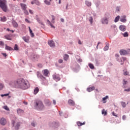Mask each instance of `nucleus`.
Returning <instances> with one entry per match:
<instances>
[{
    "instance_id": "f257e3e1",
    "label": "nucleus",
    "mask_w": 130,
    "mask_h": 130,
    "mask_svg": "<svg viewBox=\"0 0 130 130\" xmlns=\"http://www.w3.org/2000/svg\"><path fill=\"white\" fill-rule=\"evenodd\" d=\"M16 85L23 90H26L30 87V84L27 80H25L24 79H18L16 81Z\"/></svg>"
},
{
    "instance_id": "f03ea898",
    "label": "nucleus",
    "mask_w": 130,
    "mask_h": 130,
    "mask_svg": "<svg viewBox=\"0 0 130 130\" xmlns=\"http://www.w3.org/2000/svg\"><path fill=\"white\" fill-rule=\"evenodd\" d=\"M35 107L39 110L44 109V105H43V103L41 101H36L35 102Z\"/></svg>"
},
{
    "instance_id": "7ed1b4c3",
    "label": "nucleus",
    "mask_w": 130,
    "mask_h": 130,
    "mask_svg": "<svg viewBox=\"0 0 130 130\" xmlns=\"http://www.w3.org/2000/svg\"><path fill=\"white\" fill-rule=\"evenodd\" d=\"M0 7L4 12H7V1L0 0Z\"/></svg>"
},
{
    "instance_id": "20e7f679",
    "label": "nucleus",
    "mask_w": 130,
    "mask_h": 130,
    "mask_svg": "<svg viewBox=\"0 0 130 130\" xmlns=\"http://www.w3.org/2000/svg\"><path fill=\"white\" fill-rule=\"evenodd\" d=\"M12 126H15V129L18 130L19 129V127H20V122H18L16 123L15 125V121H12Z\"/></svg>"
},
{
    "instance_id": "39448f33",
    "label": "nucleus",
    "mask_w": 130,
    "mask_h": 130,
    "mask_svg": "<svg viewBox=\"0 0 130 130\" xmlns=\"http://www.w3.org/2000/svg\"><path fill=\"white\" fill-rule=\"evenodd\" d=\"M43 75L45 77H49L48 75H49V71L47 69H45L42 71Z\"/></svg>"
},
{
    "instance_id": "423d86ee",
    "label": "nucleus",
    "mask_w": 130,
    "mask_h": 130,
    "mask_svg": "<svg viewBox=\"0 0 130 130\" xmlns=\"http://www.w3.org/2000/svg\"><path fill=\"white\" fill-rule=\"evenodd\" d=\"M53 79L55 80V81H60V77H59V75L58 74H54L53 75Z\"/></svg>"
},
{
    "instance_id": "0eeeda50",
    "label": "nucleus",
    "mask_w": 130,
    "mask_h": 130,
    "mask_svg": "<svg viewBox=\"0 0 130 130\" xmlns=\"http://www.w3.org/2000/svg\"><path fill=\"white\" fill-rule=\"evenodd\" d=\"M68 104H69L70 106H75L76 105L75 102H74V101H73L72 100H68Z\"/></svg>"
},
{
    "instance_id": "6e6552de",
    "label": "nucleus",
    "mask_w": 130,
    "mask_h": 130,
    "mask_svg": "<svg viewBox=\"0 0 130 130\" xmlns=\"http://www.w3.org/2000/svg\"><path fill=\"white\" fill-rule=\"evenodd\" d=\"M0 123H1V124H2V125H5V124H6V123H7V121L6 120V119L2 118L0 120Z\"/></svg>"
},
{
    "instance_id": "1a4fd4ad",
    "label": "nucleus",
    "mask_w": 130,
    "mask_h": 130,
    "mask_svg": "<svg viewBox=\"0 0 130 130\" xmlns=\"http://www.w3.org/2000/svg\"><path fill=\"white\" fill-rule=\"evenodd\" d=\"M37 75L38 78H40V79H45V77H44V76H43V75H42L41 74H40V72H39V71H38L37 72Z\"/></svg>"
},
{
    "instance_id": "9d476101",
    "label": "nucleus",
    "mask_w": 130,
    "mask_h": 130,
    "mask_svg": "<svg viewBox=\"0 0 130 130\" xmlns=\"http://www.w3.org/2000/svg\"><path fill=\"white\" fill-rule=\"evenodd\" d=\"M48 44L50 47H54V46H55V44H54V42H53V41H49L48 42Z\"/></svg>"
},
{
    "instance_id": "9b49d317",
    "label": "nucleus",
    "mask_w": 130,
    "mask_h": 130,
    "mask_svg": "<svg viewBox=\"0 0 130 130\" xmlns=\"http://www.w3.org/2000/svg\"><path fill=\"white\" fill-rule=\"evenodd\" d=\"M127 54V52L125 50H120V54L121 55H125V54Z\"/></svg>"
},
{
    "instance_id": "f8f14e48",
    "label": "nucleus",
    "mask_w": 130,
    "mask_h": 130,
    "mask_svg": "<svg viewBox=\"0 0 130 130\" xmlns=\"http://www.w3.org/2000/svg\"><path fill=\"white\" fill-rule=\"evenodd\" d=\"M4 38L7 40H12V35H7L4 36Z\"/></svg>"
},
{
    "instance_id": "ddd939ff",
    "label": "nucleus",
    "mask_w": 130,
    "mask_h": 130,
    "mask_svg": "<svg viewBox=\"0 0 130 130\" xmlns=\"http://www.w3.org/2000/svg\"><path fill=\"white\" fill-rule=\"evenodd\" d=\"M12 25L14 28H18V27H19V24H18V23L15 20L12 21Z\"/></svg>"
},
{
    "instance_id": "4468645a",
    "label": "nucleus",
    "mask_w": 130,
    "mask_h": 130,
    "mask_svg": "<svg viewBox=\"0 0 130 130\" xmlns=\"http://www.w3.org/2000/svg\"><path fill=\"white\" fill-rule=\"evenodd\" d=\"M20 6L21 7V9L23 10V11H25L26 9H27V6L25 4L21 3L20 4Z\"/></svg>"
},
{
    "instance_id": "2eb2a0df",
    "label": "nucleus",
    "mask_w": 130,
    "mask_h": 130,
    "mask_svg": "<svg viewBox=\"0 0 130 130\" xmlns=\"http://www.w3.org/2000/svg\"><path fill=\"white\" fill-rule=\"evenodd\" d=\"M119 29L121 31H123V32H124L126 30V27L125 25H121L119 26Z\"/></svg>"
},
{
    "instance_id": "dca6fc26",
    "label": "nucleus",
    "mask_w": 130,
    "mask_h": 130,
    "mask_svg": "<svg viewBox=\"0 0 130 130\" xmlns=\"http://www.w3.org/2000/svg\"><path fill=\"white\" fill-rule=\"evenodd\" d=\"M102 24H108V20L107 19V18H105L102 19Z\"/></svg>"
},
{
    "instance_id": "f3484780",
    "label": "nucleus",
    "mask_w": 130,
    "mask_h": 130,
    "mask_svg": "<svg viewBox=\"0 0 130 130\" xmlns=\"http://www.w3.org/2000/svg\"><path fill=\"white\" fill-rule=\"evenodd\" d=\"M120 21L122 23H125V22H126V17L125 16L122 17V18L120 19Z\"/></svg>"
},
{
    "instance_id": "a211bd4d",
    "label": "nucleus",
    "mask_w": 130,
    "mask_h": 130,
    "mask_svg": "<svg viewBox=\"0 0 130 130\" xmlns=\"http://www.w3.org/2000/svg\"><path fill=\"white\" fill-rule=\"evenodd\" d=\"M95 90V87L92 86V87L87 88V91L88 92H92V91Z\"/></svg>"
},
{
    "instance_id": "6ab92c4d",
    "label": "nucleus",
    "mask_w": 130,
    "mask_h": 130,
    "mask_svg": "<svg viewBox=\"0 0 130 130\" xmlns=\"http://www.w3.org/2000/svg\"><path fill=\"white\" fill-rule=\"evenodd\" d=\"M85 123H86L85 122H83V123L78 121L77 122V124L78 126H82V125H84V124H85Z\"/></svg>"
},
{
    "instance_id": "aec40b11",
    "label": "nucleus",
    "mask_w": 130,
    "mask_h": 130,
    "mask_svg": "<svg viewBox=\"0 0 130 130\" xmlns=\"http://www.w3.org/2000/svg\"><path fill=\"white\" fill-rule=\"evenodd\" d=\"M0 18V21H1V22H6V21H7V17L5 16L1 17Z\"/></svg>"
},
{
    "instance_id": "412c9836",
    "label": "nucleus",
    "mask_w": 130,
    "mask_h": 130,
    "mask_svg": "<svg viewBox=\"0 0 130 130\" xmlns=\"http://www.w3.org/2000/svg\"><path fill=\"white\" fill-rule=\"evenodd\" d=\"M5 49H6V50H10V51H12L14 50L12 47L7 45H6Z\"/></svg>"
},
{
    "instance_id": "4be33fe9",
    "label": "nucleus",
    "mask_w": 130,
    "mask_h": 130,
    "mask_svg": "<svg viewBox=\"0 0 130 130\" xmlns=\"http://www.w3.org/2000/svg\"><path fill=\"white\" fill-rule=\"evenodd\" d=\"M47 22L48 25H50V26H51V28H55V27L52 25V24L51 22L49 21V20L47 19Z\"/></svg>"
},
{
    "instance_id": "5701e85b",
    "label": "nucleus",
    "mask_w": 130,
    "mask_h": 130,
    "mask_svg": "<svg viewBox=\"0 0 130 130\" xmlns=\"http://www.w3.org/2000/svg\"><path fill=\"white\" fill-rule=\"evenodd\" d=\"M69 55L65 54L63 56L64 60H66L67 61V60H68V59H69Z\"/></svg>"
},
{
    "instance_id": "b1692460",
    "label": "nucleus",
    "mask_w": 130,
    "mask_h": 130,
    "mask_svg": "<svg viewBox=\"0 0 130 130\" xmlns=\"http://www.w3.org/2000/svg\"><path fill=\"white\" fill-rule=\"evenodd\" d=\"M28 29L29 30V32H30L31 37H33L34 36V34L33 33V31H32V29H31V28L30 27V26L28 27Z\"/></svg>"
},
{
    "instance_id": "393cba45",
    "label": "nucleus",
    "mask_w": 130,
    "mask_h": 130,
    "mask_svg": "<svg viewBox=\"0 0 130 130\" xmlns=\"http://www.w3.org/2000/svg\"><path fill=\"white\" fill-rule=\"evenodd\" d=\"M17 113L18 114H21V113H24V111H23L22 109H18L17 110Z\"/></svg>"
},
{
    "instance_id": "a878e982",
    "label": "nucleus",
    "mask_w": 130,
    "mask_h": 130,
    "mask_svg": "<svg viewBox=\"0 0 130 130\" xmlns=\"http://www.w3.org/2000/svg\"><path fill=\"white\" fill-rule=\"evenodd\" d=\"M109 49V44H107L106 46L104 48V51H106Z\"/></svg>"
},
{
    "instance_id": "bb28decb",
    "label": "nucleus",
    "mask_w": 130,
    "mask_h": 130,
    "mask_svg": "<svg viewBox=\"0 0 130 130\" xmlns=\"http://www.w3.org/2000/svg\"><path fill=\"white\" fill-rule=\"evenodd\" d=\"M39 92V88H38V87H36L34 91V93L35 95H36V94H37V93H38Z\"/></svg>"
},
{
    "instance_id": "cd10ccee",
    "label": "nucleus",
    "mask_w": 130,
    "mask_h": 130,
    "mask_svg": "<svg viewBox=\"0 0 130 130\" xmlns=\"http://www.w3.org/2000/svg\"><path fill=\"white\" fill-rule=\"evenodd\" d=\"M102 114H104V115H107V111H105V109H103L102 110Z\"/></svg>"
},
{
    "instance_id": "c85d7f7f",
    "label": "nucleus",
    "mask_w": 130,
    "mask_h": 130,
    "mask_svg": "<svg viewBox=\"0 0 130 130\" xmlns=\"http://www.w3.org/2000/svg\"><path fill=\"white\" fill-rule=\"evenodd\" d=\"M22 39L25 41V42H29V39L26 38V37H23Z\"/></svg>"
},
{
    "instance_id": "c756f323",
    "label": "nucleus",
    "mask_w": 130,
    "mask_h": 130,
    "mask_svg": "<svg viewBox=\"0 0 130 130\" xmlns=\"http://www.w3.org/2000/svg\"><path fill=\"white\" fill-rule=\"evenodd\" d=\"M85 4L86 5V6L87 7H91L92 4L91 3V2H89L88 1H86L85 2Z\"/></svg>"
},
{
    "instance_id": "7c9ffc66",
    "label": "nucleus",
    "mask_w": 130,
    "mask_h": 130,
    "mask_svg": "<svg viewBox=\"0 0 130 130\" xmlns=\"http://www.w3.org/2000/svg\"><path fill=\"white\" fill-rule=\"evenodd\" d=\"M119 18H120V16H117L115 18V20H114L115 23H117V22L118 21H119Z\"/></svg>"
},
{
    "instance_id": "2f4dec72",
    "label": "nucleus",
    "mask_w": 130,
    "mask_h": 130,
    "mask_svg": "<svg viewBox=\"0 0 130 130\" xmlns=\"http://www.w3.org/2000/svg\"><path fill=\"white\" fill-rule=\"evenodd\" d=\"M34 3L37 6H40V3L37 0H34Z\"/></svg>"
},
{
    "instance_id": "473e14b6",
    "label": "nucleus",
    "mask_w": 130,
    "mask_h": 130,
    "mask_svg": "<svg viewBox=\"0 0 130 130\" xmlns=\"http://www.w3.org/2000/svg\"><path fill=\"white\" fill-rule=\"evenodd\" d=\"M89 67L90 69H91V70H94V65H93V64L90 63L89 64Z\"/></svg>"
},
{
    "instance_id": "72a5a7b5",
    "label": "nucleus",
    "mask_w": 130,
    "mask_h": 130,
    "mask_svg": "<svg viewBox=\"0 0 130 130\" xmlns=\"http://www.w3.org/2000/svg\"><path fill=\"white\" fill-rule=\"evenodd\" d=\"M121 105H122V107H125L126 106V104H125V102H121Z\"/></svg>"
},
{
    "instance_id": "f704fd0d",
    "label": "nucleus",
    "mask_w": 130,
    "mask_h": 130,
    "mask_svg": "<svg viewBox=\"0 0 130 130\" xmlns=\"http://www.w3.org/2000/svg\"><path fill=\"white\" fill-rule=\"evenodd\" d=\"M3 108L4 109H5V110H7V111H10V109L9 108V107H8V106H5Z\"/></svg>"
},
{
    "instance_id": "c9c22d12",
    "label": "nucleus",
    "mask_w": 130,
    "mask_h": 130,
    "mask_svg": "<svg viewBox=\"0 0 130 130\" xmlns=\"http://www.w3.org/2000/svg\"><path fill=\"white\" fill-rule=\"evenodd\" d=\"M89 22H90V24H92L93 23V17H90L89 19Z\"/></svg>"
},
{
    "instance_id": "e433bc0d",
    "label": "nucleus",
    "mask_w": 130,
    "mask_h": 130,
    "mask_svg": "<svg viewBox=\"0 0 130 130\" xmlns=\"http://www.w3.org/2000/svg\"><path fill=\"white\" fill-rule=\"evenodd\" d=\"M37 58H38V56H37L35 55H34V56L32 57L33 60H36V59H37Z\"/></svg>"
},
{
    "instance_id": "4c0bfd02",
    "label": "nucleus",
    "mask_w": 130,
    "mask_h": 130,
    "mask_svg": "<svg viewBox=\"0 0 130 130\" xmlns=\"http://www.w3.org/2000/svg\"><path fill=\"white\" fill-rule=\"evenodd\" d=\"M14 50H18V45L15 44L14 48Z\"/></svg>"
},
{
    "instance_id": "58836bf2",
    "label": "nucleus",
    "mask_w": 130,
    "mask_h": 130,
    "mask_svg": "<svg viewBox=\"0 0 130 130\" xmlns=\"http://www.w3.org/2000/svg\"><path fill=\"white\" fill-rule=\"evenodd\" d=\"M127 83V81H126L124 79L123 80V86H125L126 85Z\"/></svg>"
},
{
    "instance_id": "ea45409f",
    "label": "nucleus",
    "mask_w": 130,
    "mask_h": 130,
    "mask_svg": "<svg viewBox=\"0 0 130 130\" xmlns=\"http://www.w3.org/2000/svg\"><path fill=\"white\" fill-rule=\"evenodd\" d=\"M45 4H46V5H50V2L48 1L47 0H45Z\"/></svg>"
},
{
    "instance_id": "a19ab883",
    "label": "nucleus",
    "mask_w": 130,
    "mask_h": 130,
    "mask_svg": "<svg viewBox=\"0 0 130 130\" xmlns=\"http://www.w3.org/2000/svg\"><path fill=\"white\" fill-rule=\"evenodd\" d=\"M4 88V84L0 83V90H3Z\"/></svg>"
},
{
    "instance_id": "79ce46f5",
    "label": "nucleus",
    "mask_w": 130,
    "mask_h": 130,
    "mask_svg": "<svg viewBox=\"0 0 130 130\" xmlns=\"http://www.w3.org/2000/svg\"><path fill=\"white\" fill-rule=\"evenodd\" d=\"M108 96L106 95L105 97L103 98V101H105L106 100L108 99Z\"/></svg>"
},
{
    "instance_id": "37998d69",
    "label": "nucleus",
    "mask_w": 130,
    "mask_h": 130,
    "mask_svg": "<svg viewBox=\"0 0 130 130\" xmlns=\"http://www.w3.org/2000/svg\"><path fill=\"white\" fill-rule=\"evenodd\" d=\"M38 22L40 24V25H43V22L41 21V20H39V19H37Z\"/></svg>"
},
{
    "instance_id": "c03bdc74",
    "label": "nucleus",
    "mask_w": 130,
    "mask_h": 130,
    "mask_svg": "<svg viewBox=\"0 0 130 130\" xmlns=\"http://www.w3.org/2000/svg\"><path fill=\"white\" fill-rule=\"evenodd\" d=\"M124 37H128V34L126 32H124L123 34Z\"/></svg>"
},
{
    "instance_id": "a18cd8bd",
    "label": "nucleus",
    "mask_w": 130,
    "mask_h": 130,
    "mask_svg": "<svg viewBox=\"0 0 130 130\" xmlns=\"http://www.w3.org/2000/svg\"><path fill=\"white\" fill-rule=\"evenodd\" d=\"M24 14H25V15H29V12H28V11L27 10H26V9L25 10H24Z\"/></svg>"
},
{
    "instance_id": "49530a36",
    "label": "nucleus",
    "mask_w": 130,
    "mask_h": 130,
    "mask_svg": "<svg viewBox=\"0 0 130 130\" xmlns=\"http://www.w3.org/2000/svg\"><path fill=\"white\" fill-rule=\"evenodd\" d=\"M9 93H6V94H1V97H4V96H9Z\"/></svg>"
},
{
    "instance_id": "de8ad7c7",
    "label": "nucleus",
    "mask_w": 130,
    "mask_h": 130,
    "mask_svg": "<svg viewBox=\"0 0 130 130\" xmlns=\"http://www.w3.org/2000/svg\"><path fill=\"white\" fill-rule=\"evenodd\" d=\"M112 114L113 116H115V117H117V115L114 113V112H112Z\"/></svg>"
},
{
    "instance_id": "09e8293b",
    "label": "nucleus",
    "mask_w": 130,
    "mask_h": 130,
    "mask_svg": "<svg viewBox=\"0 0 130 130\" xmlns=\"http://www.w3.org/2000/svg\"><path fill=\"white\" fill-rule=\"evenodd\" d=\"M123 75L124 76H127V75H128V72L127 71H125V72H124Z\"/></svg>"
},
{
    "instance_id": "8fccbe9b",
    "label": "nucleus",
    "mask_w": 130,
    "mask_h": 130,
    "mask_svg": "<svg viewBox=\"0 0 130 130\" xmlns=\"http://www.w3.org/2000/svg\"><path fill=\"white\" fill-rule=\"evenodd\" d=\"M25 21L26 22V23H28V24L31 23V22L29 20H28L27 18L25 19Z\"/></svg>"
},
{
    "instance_id": "3c124183",
    "label": "nucleus",
    "mask_w": 130,
    "mask_h": 130,
    "mask_svg": "<svg viewBox=\"0 0 130 130\" xmlns=\"http://www.w3.org/2000/svg\"><path fill=\"white\" fill-rule=\"evenodd\" d=\"M52 23H54V16L53 15H52Z\"/></svg>"
},
{
    "instance_id": "603ef678",
    "label": "nucleus",
    "mask_w": 130,
    "mask_h": 130,
    "mask_svg": "<svg viewBox=\"0 0 130 130\" xmlns=\"http://www.w3.org/2000/svg\"><path fill=\"white\" fill-rule=\"evenodd\" d=\"M0 45H1V46H4V45H5V43H4L3 41H0Z\"/></svg>"
},
{
    "instance_id": "864d4df0",
    "label": "nucleus",
    "mask_w": 130,
    "mask_h": 130,
    "mask_svg": "<svg viewBox=\"0 0 130 130\" xmlns=\"http://www.w3.org/2000/svg\"><path fill=\"white\" fill-rule=\"evenodd\" d=\"M125 92H129L130 88L124 89Z\"/></svg>"
},
{
    "instance_id": "5fc2aeb1",
    "label": "nucleus",
    "mask_w": 130,
    "mask_h": 130,
    "mask_svg": "<svg viewBox=\"0 0 130 130\" xmlns=\"http://www.w3.org/2000/svg\"><path fill=\"white\" fill-rule=\"evenodd\" d=\"M116 11H117V12H119V11H120V7H117L116 8Z\"/></svg>"
},
{
    "instance_id": "6e6d98bb",
    "label": "nucleus",
    "mask_w": 130,
    "mask_h": 130,
    "mask_svg": "<svg viewBox=\"0 0 130 130\" xmlns=\"http://www.w3.org/2000/svg\"><path fill=\"white\" fill-rule=\"evenodd\" d=\"M63 61V60L62 59H59L58 60L59 63H62Z\"/></svg>"
},
{
    "instance_id": "4d7b16f0",
    "label": "nucleus",
    "mask_w": 130,
    "mask_h": 130,
    "mask_svg": "<svg viewBox=\"0 0 130 130\" xmlns=\"http://www.w3.org/2000/svg\"><path fill=\"white\" fill-rule=\"evenodd\" d=\"M126 118V116H125V115H123V116H122L123 120H125Z\"/></svg>"
},
{
    "instance_id": "13d9d810",
    "label": "nucleus",
    "mask_w": 130,
    "mask_h": 130,
    "mask_svg": "<svg viewBox=\"0 0 130 130\" xmlns=\"http://www.w3.org/2000/svg\"><path fill=\"white\" fill-rule=\"evenodd\" d=\"M38 67H39V68H42V67H43V66L42 65V64L39 63L38 64Z\"/></svg>"
},
{
    "instance_id": "bf43d9fd",
    "label": "nucleus",
    "mask_w": 130,
    "mask_h": 130,
    "mask_svg": "<svg viewBox=\"0 0 130 130\" xmlns=\"http://www.w3.org/2000/svg\"><path fill=\"white\" fill-rule=\"evenodd\" d=\"M53 104L54 105H55V104H56V101H55V100H53Z\"/></svg>"
},
{
    "instance_id": "052dcab7",
    "label": "nucleus",
    "mask_w": 130,
    "mask_h": 130,
    "mask_svg": "<svg viewBox=\"0 0 130 130\" xmlns=\"http://www.w3.org/2000/svg\"><path fill=\"white\" fill-rule=\"evenodd\" d=\"M29 12L30 13V14H33V12L31 10H29Z\"/></svg>"
},
{
    "instance_id": "680f3d73",
    "label": "nucleus",
    "mask_w": 130,
    "mask_h": 130,
    "mask_svg": "<svg viewBox=\"0 0 130 130\" xmlns=\"http://www.w3.org/2000/svg\"><path fill=\"white\" fill-rule=\"evenodd\" d=\"M78 43H79V44H82V42H81V40H79V41H78Z\"/></svg>"
},
{
    "instance_id": "e2e57ef3",
    "label": "nucleus",
    "mask_w": 130,
    "mask_h": 130,
    "mask_svg": "<svg viewBox=\"0 0 130 130\" xmlns=\"http://www.w3.org/2000/svg\"><path fill=\"white\" fill-rule=\"evenodd\" d=\"M60 20H61V22H64V19H63V18H61Z\"/></svg>"
},
{
    "instance_id": "0e129e2a",
    "label": "nucleus",
    "mask_w": 130,
    "mask_h": 130,
    "mask_svg": "<svg viewBox=\"0 0 130 130\" xmlns=\"http://www.w3.org/2000/svg\"><path fill=\"white\" fill-rule=\"evenodd\" d=\"M115 56L116 57H118L119 56V55L118 54H116Z\"/></svg>"
},
{
    "instance_id": "69168bd1",
    "label": "nucleus",
    "mask_w": 130,
    "mask_h": 130,
    "mask_svg": "<svg viewBox=\"0 0 130 130\" xmlns=\"http://www.w3.org/2000/svg\"><path fill=\"white\" fill-rule=\"evenodd\" d=\"M31 125H32V126H35V123H31Z\"/></svg>"
},
{
    "instance_id": "338daca9",
    "label": "nucleus",
    "mask_w": 130,
    "mask_h": 130,
    "mask_svg": "<svg viewBox=\"0 0 130 130\" xmlns=\"http://www.w3.org/2000/svg\"><path fill=\"white\" fill-rule=\"evenodd\" d=\"M31 5H34V4H35L34 3V0L31 2Z\"/></svg>"
},
{
    "instance_id": "774afa93",
    "label": "nucleus",
    "mask_w": 130,
    "mask_h": 130,
    "mask_svg": "<svg viewBox=\"0 0 130 130\" xmlns=\"http://www.w3.org/2000/svg\"><path fill=\"white\" fill-rule=\"evenodd\" d=\"M3 55H4V56H7V54H6V53H3Z\"/></svg>"
}]
</instances>
